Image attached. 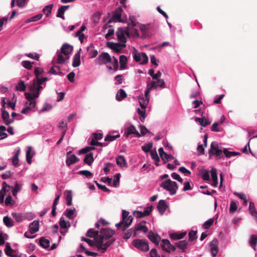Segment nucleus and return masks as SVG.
Masks as SVG:
<instances>
[{
  "label": "nucleus",
  "instance_id": "obj_1",
  "mask_svg": "<svg viewBox=\"0 0 257 257\" xmlns=\"http://www.w3.org/2000/svg\"><path fill=\"white\" fill-rule=\"evenodd\" d=\"M95 64L99 66L110 64L106 67L109 71H112L113 72L118 69L117 59L115 57L111 58L106 52L101 53L95 60Z\"/></svg>",
  "mask_w": 257,
  "mask_h": 257
},
{
  "label": "nucleus",
  "instance_id": "obj_2",
  "mask_svg": "<svg viewBox=\"0 0 257 257\" xmlns=\"http://www.w3.org/2000/svg\"><path fill=\"white\" fill-rule=\"evenodd\" d=\"M25 96L27 101L25 103V107L22 110L21 113L29 115L30 112H35L37 110L35 99L39 97L40 93L30 91L29 92H26Z\"/></svg>",
  "mask_w": 257,
  "mask_h": 257
},
{
  "label": "nucleus",
  "instance_id": "obj_3",
  "mask_svg": "<svg viewBox=\"0 0 257 257\" xmlns=\"http://www.w3.org/2000/svg\"><path fill=\"white\" fill-rule=\"evenodd\" d=\"M133 218L129 216V212L125 210L122 211V221L115 224V226L120 228L122 231H125L132 224Z\"/></svg>",
  "mask_w": 257,
  "mask_h": 257
},
{
  "label": "nucleus",
  "instance_id": "obj_4",
  "mask_svg": "<svg viewBox=\"0 0 257 257\" xmlns=\"http://www.w3.org/2000/svg\"><path fill=\"white\" fill-rule=\"evenodd\" d=\"M114 241V240L113 239L107 240L98 235L95 237V247L97 250L101 251L102 252H104Z\"/></svg>",
  "mask_w": 257,
  "mask_h": 257
},
{
  "label": "nucleus",
  "instance_id": "obj_5",
  "mask_svg": "<svg viewBox=\"0 0 257 257\" xmlns=\"http://www.w3.org/2000/svg\"><path fill=\"white\" fill-rule=\"evenodd\" d=\"M48 80L47 77L38 78L33 80L32 84L30 86V91L40 93V91L46 86V84L44 83Z\"/></svg>",
  "mask_w": 257,
  "mask_h": 257
},
{
  "label": "nucleus",
  "instance_id": "obj_6",
  "mask_svg": "<svg viewBox=\"0 0 257 257\" xmlns=\"http://www.w3.org/2000/svg\"><path fill=\"white\" fill-rule=\"evenodd\" d=\"M160 186L168 191L171 195L176 194L178 188L177 183L170 179L163 181L160 184Z\"/></svg>",
  "mask_w": 257,
  "mask_h": 257
},
{
  "label": "nucleus",
  "instance_id": "obj_7",
  "mask_svg": "<svg viewBox=\"0 0 257 257\" xmlns=\"http://www.w3.org/2000/svg\"><path fill=\"white\" fill-rule=\"evenodd\" d=\"M116 36L118 40L121 43V46L124 47L126 38L130 37V29L128 27L119 28L116 32Z\"/></svg>",
  "mask_w": 257,
  "mask_h": 257
},
{
  "label": "nucleus",
  "instance_id": "obj_8",
  "mask_svg": "<svg viewBox=\"0 0 257 257\" xmlns=\"http://www.w3.org/2000/svg\"><path fill=\"white\" fill-rule=\"evenodd\" d=\"M133 58L135 61L141 64H145L148 61V57L145 53H139L137 50L134 48Z\"/></svg>",
  "mask_w": 257,
  "mask_h": 257
},
{
  "label": "nucleus",
  "instance_id": "obj_9",
  "mask_svg": "<svg viewBox=\"0 0 257 257\" xmlns=\"http://www.w3.org/2000/svg\"><path fill=\"white\" fill-rule=\"evenodd\" d=\"M133 243L136 248L143 251H147L149 250L148 243L144 240L137 239L135 240Z\"/></svg>",
  "mask_w": 257,
  "mask_h": 257
},
{
  "label": "nucleus",
  "instance_id": "obj_10",
  "mask_svg": "<svg viewBox=\"0 0 257 257\" xmlns=\"http://www.w3.org/2000/svg\"><path fill=\"white\" fill-rule=\"evenodd\" d=\"M132 135H134L135 137L138 138L141 137V134L139 133L136 127L133 124H131L124 129V137L127 138Z\"/></svg>",
  "mask_w": 257,
  "mask_h": 257
},
{
  "label": "nucleus",
  "instance_id": "obj_11",
  "mask_svg": "<svg viewBox=\"0 0 257 257\" xmlns=\"http://www.w3.org/2000/svg\"><path fill=\"white\" fill-rule=\"evenodd\" d=\"M10 188V186L8 185L6 182L3 183V187L2 189L0 190V204H4L5 197L7 193L9 192Z\"/></svg>",
  "mask_w": 257,
  "mask_h": 257
},
{
  "label": "nucleus",
  "instance_id": "obj_12",
  "mask_svg": "<svg viewBox=\"0 0 257 257\" xmlns=\"http://www.w3.org/2000/svg\"><path fill=\"white\" fill-rule=\"evenodd\" d=\"M210 253L212 257H215L218 252V240L213 239L209 243Z\"/></svg>",
  "mask_w": 257,
  "mask_h": 257
},
{
  "label": "nucleus",
  "instance_id": "obj_13",
  "mask_svg": "<svg viewBox=\"0 0 257 257\" xmlns=\"http://www.w3.org/2000/svg\"><path fill=\"white\" fill-rule=\"evenodd\" d=\"M122 12V8H118L113 13L112 18L109 20V22L112 21L117 22H121V13Z\"/></svg>",
  "mask_w": 257,
  "mask_h": 257
},
{
  "label": "nucleus",
  "instance_id": "obj_14",
  "mask_svg": "<svg viewBox=\"0 0 257 257\" xmlns=\"http://www.w3.org/2000/svg\"><path fill=\"white\" fill-rule=\"evenodd\" d=\"M59 225L62 229H67L65 231H60L61 233L64 235L68 232V229L70 227L71 224L70 222L66 221L64 218L62 217L59 220Z\"/></svg>",
  "mask_w": 257,
  "mask_h": 257
},
{
  "label": "nucleus",
  "instance_id": "obj_15",
  "mask_svg": "<svg viewBox=\"0 0 257 257\" xmlns=\"http://www.w3.org/2000/svg\"><path fill=\"white\" fill-rule=\"evenodd\" d=\"M56 55L57 62L59 64H63L65 63L70 58V56L65 55L61 51H58Z\"/></svg>",
  "mask_w": 257,
  "mask_h": 257
},
{
  "label": "nucleus",
  "instance_id": "obj_16",
  "mask_svg": "<svg viewBox=\"0 0 257 257\" xmlns=\"http://www.w3.org/2000/svg\"><path fill=\"white\" fill-rule=\"evenodd\" d=\"M114 233V232L112 230L107 228L101 229L99 235L105 239L108 240V239L112 237Z\"/></svg>",
  "mask_w": 257,
  "mask_h": 257
},
{
  "label": "nucleus",
  "instance_id": "obj_17",
  "mask_svg": "<svg viewBox=\"0 0 257 257\" xmlns=\"http://www.w3.org/2000/svg\"><path fill=\"white\" fill-rule=\"evenodd\" d=\"M30 232L31 234H34L39 231V221L37 220H34L31 223L29 226Z\"/></svg>",
  "mask_w": 257,
  "mask_h": 257
},
{
  "label": "nucleus",
  "instance_id": "obj_18",
  "mask_svg": "<svg viewBox=\"0 0 257 257\" xmlns=\"http://www.w3.org/2000/svg\"><path fill=\"white\" fill-rule=\"evenodd\" d=\"M146 222L145 221H142L135 226V231H140L146 233L148 232V229L146 225Z\"/></svg>",
  "mask_w": 257,
  "mask_h": 257
},
{
  "label": "nucleus",
  "instance_id": "obj_19",
  "mask_svg": "<svg viewBox=\"0 0 257 257\" xmlns=\"http://www.w3.org/2000/svg\"><path fill=\"white\" fill-rule=\"evenodd\" d=\"M73 51V47L68 44H64L61 48V52L67 56H70V54Z\"/></svg>",
  "mask_w": 257,
  "mask_h": 257
},
{
  "label": "nucleus",
  "instance_id": "obj_20",
  "mask_svg": "<svg viewBox=\"0 0 257 257\" xmlns=\"http://www.w3.org/2000/svg\"><path fill=\"white\" fill-rule=\"evenodd\" d=\"M161 246L163 250L167 252H170L174 250V247L168 239H163L162 240Z\"/></svg>",
  "mask_w": 257,
  "mask_h": 257
},
{
  "label": "nucleus",
  "instance_id": "obj_21",
  "mask_svg": "<svg viewBox=\"0 0 257 257\" xmlns=\"http://www.w3.org/2000/svg\"><path fill=\"white\" fill-rule=\"evenodd\" d=\"M2 118L6 125H9L14 121V119H10V114L5 109H2Z\"/></svg>",
  "mask_w": 257,
  "mask_h": 257
},
{
  "label": "nucleus",
  "instance_id": "obj_22",
  "mask_svg": "<svg viewBox=\"0 0 257 257\" xmlns=\"http://www.w3.org/2000/svg\"><path fill=\"white\" fill-rule=\"evenodd\" d=\"M64 215L70 220L74 219L76 216V210L75 209H66L64 212Z\"/></svg>",
  "mask_w": 257,
  "mask_h": 257
},
{
  "label": "nucleus",
  "instance_id": "obj_23",
  "mask_svg": "<svg viewBox=\"0 0 257 257\" xmlns=\"http://www.w3.org/2000/svg\"><path fill=\"white\" fill-rule=\"evenodd\" d=\"M4 203L7 206H12L15 204V201L13 199L10 193H7Z\"/></svg>",
  "mask_w": 257,
  "mask_h": 257
},
{
  "label": "nucleus",
  "instance_id": "obj_24",
  "mask_svg": "<svg viewBox=\"0 0 257 257\" xmlns=\"http://www.w3.org/2000/svg\"><path fill=\"white\" fill-rule=\"evenodd\" d=\"M127 63V57L124 55H122L119 56V69L120 70H124L126 68V64Z\"/></svg>",
  "mask_w": 257,
  "mask_h": 257
},
{
  "label": "nucleus",
  "instance_id": "obj_25",
  "mask_svg": "<svg viewBox=\"0 0 257 257\" xmlns=\"http://www.w3.org/2000/svg\"><path fill=\"white\" fill-rule=\"evenodd\" d=\"M70 153L68 152L67 153V160L66 161V163L67 166H69L71 165L74 164L76 162L78 161V159L75 155H71L70 156H68V154Z\"/></svg>",
  "mask_w": 257,
  "mask_h": 257
},
{
  "label": "nucleus",
  "instance_id": "obj_26",
  "mask_svg": "<svg viewBox=\"0 0 257 257\" xmlns=\"http://www.w3.org/2000/svg\"><path fill=\"white\" fill-rule=\"evenodd\" d=\"M148 237L153 243L157 244H159L160 238L158 234H155L152 231H150V232H149V233L148 235Z\"/></svg>",
  "mask_w": 257,
  "mask_h": 257
},
{
  "label": "nucleus",
  "instance_id": "obj_27",
  "mask_svg": "<svg viewBox=\"0 0 257 257\" xmlns=\"http://www.w3.org/2000/svg\"><path fill=\"white\" fill-rule=\"evenodd\" d=\"M167 204L165 200H161L158 204L157 208L161 214H163L167 208Z\"/></svg>",
  "mask_w": 257,
  "mask_h": 257
},
{
  "label": "nucleus",
  "instance_id": "obj_28",
  "mask_svg": "<svg viewBox=\"0 0 257 257\" xmlns=\"http://www.w3.org/2000/svg\"><path fill=\"white\" fill-rule=\"evenodd\" d=\"M80 50L77 52L74 55L73 59L72 66L76 67L80 65Z\"/></svg>",
  "mask_w": 257,
  "mask_h": 257
},
{
  "label": "nucleus",
  "instance_id": "obj_29",
  "mask_svg": "<svg viewBox=\"0 0 257 257\" xmlns=\"http://www.w3.org/2000/svg\"><path fill=\"white\" fill-rule=\"evenodd\" d=\"M139 103L141 108H146L149 101V98H146L144 97V95H140L139 97Z\"/></svg>",
  "mask_w": 257,
  "mask_h": 257
},
{
  "label": "nucleus",
  "instance_id": "obj_30",
  "mask_svg": "<svg viewBox=\"0 0 257 257\" xmlns=\"http://www.w3.org/2000/svg\"><path fill=\"white\" fill-rule=\"evenodd\" d=\"M69 7V6H62L60 7L58 10L57 17L64 19V14Z\"/></svg>",
  "mask_w": 257,
  "mask_h": 257
},
{
  "label": "nucleus",
  "instance_id": "obj_31",
  "mask_svg": "<svg viewBox=\"0 0 257 257\" xmlns=\"http://www.w3.org/2000/svg\"><path fill=\"white\" fill-rule=\"evenodd\" d=\"M126 96L127 94L125 91L122 89H120L117 92L115 98L116 100L120 101L126 97Z\"/></svg>",
  "mask_w": 257,
  "mask_h": 257
},
{
  "label": "nucleus",
  "instance_id": "obj_32",
  "mask_svg": "<svg viewBox=\"0 0 257 257\" xmlns=\"http://www.w3.org/2000/svg\"><path fill=\"white\" fill-rule=\"evenodd\" d=\"M249 211L250 214L254 217L257 221V211H256L255 206L252 202H249Z\"/></svg>",
  "mask_w": 257,
  "mask_h": 257
},
{
  "label": "nucleus",
  "instance_id": "obj_33",
  "mask_svg": "<svg viewBox=\"0 0 257 257\" xmlns=\"http://www.w3.org/2000/svg\"><path fill=\"white\" fill-rule=\"evenodd\" d=\"M117 165L120 167H123L126 166V161L122 156H119L116 159Z\"/></svg>",
  "mask_w": 257,
  "mask_h": 257
},
{
  "label": "nucleus",
  "instance_id": "obj_34",
  "mask_svg": "<svg viewBox=\"0 0 257 257\" xmlns=\"http://www.w3.org/2000/svg\"><path fill=\"white\" fill-rule=\"evenodd\" d=\"M195 121L196 122H199L200 124L203 127H205L210 123V121L205 118H201L199 117H195Z\"/></svg>",
  "mask_w": 257,
  "mask_h": 257
},
{
  "label": "nucleus",
  "instance_id": "obj_35",
  "mask_svg": "<svg viewBox=\"0 0 257 257\" xmlns=\"http://www.w3.org/2000/svg\"><path fill=\"white\" fill-rule=\"evenodd\" d=\"M223 153L226 158H231L237 155H239L240 154L236 152L229 151L227 149H224L223 150Z\"/></svg>",
  "mask_w": 257,
  "mask_h": 257
},
{
  "label": "nucleus",
  "instance_id": "obj_36",
  "mask_svg": "<svg viewBox=\"0 0 257 257\" xmlns=\"http://www.w3.org/2000/svg\"><path fill=\"white\" fill-rule=\"evenodd\" d=\"M32 151V147L29 146L28 147V150L26 152V160L28 164H31L32 163V159L33 156V154L31 155V152Z\"/></svg>",
  "mask_w": 257,
  "mask_h": 257
},
{
  "label": "nucleus",
  "instance_id": "obj_37",
  "mask_svg": "<svg viewBox=\"0 0 257 257\" xmlns=\"http://www.w3.org/2000/svg\"><path fill=\"white\" fill-rule=\"evenodd\" d=\"M249 242L250 246L254 250H255V247L257 244V236L255 235H251Z\"/></svg>",
  "mask_w": 257,
  "mask_h": 257
},
{
  "label": "nucleus",
  "instance_id": "obj_38",
  "mask_svg": "<svg viewBox=\"0 0 257 257\" xmlns=\"http://www.w3.org/2000/svg\"><path fill=\"white\" fill-rule=\"evenodd\" d=\"M22 184L16 183L14 187H13L12 193L14 196H17V193L20 191L22 188Z\"/></svg>",
  "mask_w": 257,
  "mask_h": 257
},
{
  "label": "nucleus",
  "instance_id": "obj_39",
  "mask_svg": "<svg viewBox=\"0 0 257 257\" xmlns=\"http://www.w3.org/2000/svg\"><path fill=\"white\" fill-rule=\"evenodd\" d=\"M93 161V154L92 153H89L87 154L84 159V162L89 165H90Z\"/></svg>",
  "mask_w": 257,
  "mask_h": 257
},
{
  "label": "nucleus",
  "instance_id": "obj_40",
  "mask_svg": "<svg viewBox=\"0 0 257 257\" xmlns=\"http://www.w3.org/2000/svg\"><path fill=\"white\" fill-rule=\"evenodd\" d=\"M218 149L219 147L218 143L216 142H213L211 144L209 153L213 155L214 153V152H216Z\"/></svg>",
  "mask_w": 257,
  "mask_h": 257
},
{
  "label": "nucleus",
  "instance_id": "obj_41",
  "mask_svg": "<svg viewBox=\"0 0 257 257\" xmlns=\"http://www.w3.org/2000/svg\"><path fill=\"white\" fill-rule=\"evenodd\" d=\"M12 215L17 222H20L25 220L24 213H13Z\"/></svg>",
  "mask_w": 257,
  "mask_h": 257
},
{
  "label": "nucleus",
  "instance_id": "obj_42",
  "mask_svg": "<svg viewBox=\"0 0 257 257\" xmlns=\"http://www.w3.org/2000/svg\"><path fill=\"white\" fill-rule=\"evenodd\" d=\"M40 244L42 247L47 248L49 246L50 241L48 239L42 237L40 240Z\"/></svg>",
  "mask_w": 257,
  "mask_h": 257
},
{
  "label": "nucleus",
  "instance_id": "obj_43",
  "mask_svg": "<svg viewBox=\"0 0 257 257\" xmlns=\"http://www.w3.org/2000/svg\"><path fill=\"white\" fill-rule=\"evenodd\" d=\"M3 221L8 227H10L14 225L12 219L8 216H5L3 218Z\"/></svg>",
  "mask_w": 257,
  "mask_h": 257
},
{
  "label": "nucleus",
  "instance_id": "obj_44",
  "mask_svg": "<svg viewBox=\"0 0 257 257\" xmlns=\"http://www.w3.org/2000/svg\"><path fill=\"white\" fill-rule=\"evenodd\" d=\"M150 154H151V158L155 162V164L157 166H159V162L160 161V159H159V158L157 154V152L156 151H151Z\"/></svg>",
  "mask_w": 257,
  "mask_h": 257
},
{
  "label": "nucleus",
  "instance_id": "obj_45",
  "mask_svg": "<svg viewBox=\"0 0 257 257\" xmlns=\"http://www.w3.org/2000/svg\"><path fill=\"white\" fill-rule=\"evenodd\" d=\"M6 127L4 125L0 126V140H3L8 137V135L5 132Z\"/></svg>",
  "mask_w": 257,
  "mask_h": 257
},
{
  "label": "nucleus",
  "instance_id": "obj_46",
  "mask_svg": "<svg viewBox=\"0 0 257 257\" xmlns=\"http://www.w3.org/2000/svg\"><path fill=\"white\" fill-rule=\"evenodd\" d=\"M119 137H120V135L118 134L116 135H111L108 134L105 137V141L108 142L109 143V142L114 141L116 139L119 138Z\"/></svg>",
  "mask_w": 257,
  "mask_h": 257
},
{
  "label": "nucleus",
  "instance_id": "obj_47",
  "mask_svg": "<svg viewBox=\"0 0 257 257\" xmlns=\"http://www.w3.org/2000/svg\"><path fill=\"white\" fill-rule=\"evenodd\" d=\"M98 235V231H95L93 229H89L86 233V236L91 238H95Z\"/></svg>",
  "mask_w": 257,
  "mask_h": 257
},
{
  "label": "nucleus",
  "instance_id": "obj_48",
  "mask_svg": "<svg viewBox=\"0 0 257 257\" xmlns=\"http://www.w3.org/2000/svg\"><path fill=\"white\" fill-rule=\"evenodd\" d=\"M16 89L18 91H23L26 89V85L24 81H21L16 86Z\"/></svg>",
  "mask_w": 257,
  "mask_h": 257
},
{
  "label": "nucleus",
  "instance_id": "obj_49",
  "mask_svg": "<svg viewBox=\"0 0 257 257\" xmlns=\"http://www.w3.org/2000/svg\"><path fill=\"white\" fill-rule=\"evenodd\" d=\"M5 251L7 255L9 256H12V253L13 252L14 250L12 248L10 243L7 242L6 243Z\"/></svg>",
  "mask_w": 257,
  "mask_h": 257
},
{
  "label": "nucleus",
  "instance_id": "obj_50",
  "mask_svg": "<svg viewBox=\"0 0 257 257\" xmlns=\"http://www.w3.org/2000/svg\"><path fill=\"white\" fill-rule=\"evenodd\" d=\"M137 111L138 113L141 115L140 119L141 121H143L146 118V108H139L137 109Z\"/></svg>",
  "mask_w": 257,
  "mask_h": 257
},
{
  "label": "nucleus",
  "instance_id": "obj_51",
  "mask_svg": "<svg viewBox=\"0 0 257 257\" xmlns=\"http://www.w3.org/2000/svg\"><path fill=\"white\" fill-rule=\"evenodd\" d=\"M42 18V15L38 14V15H37L34 17H32L28 19V20H27L26 22L28 23H30L32 22H35V21L40 20Z\"/></svg>",
  "mask_w": 257,
  "mask_h": 257
},
{
  "label": "nucleus",
  "instance_id": "obj_52",
  "mask_svg": "<svg viewBox=\"0 0 257 257\" xmlns=\"http://www.w3.org/2000/svg\"><path fill=\"white\" fill-rule=\"evenodd\" d=\"M32 64L33 63H31L29 61H23L21 62V65L23 67L29 70L32 68Z\"/></svg>",
  "mask_w": 257,
  "mask_h": 257
},
{
  "label": "nucleus",
  "instance_id": "obj_53",
  "mask_svg": "<svg viewBox=\"0 0 257 257\" xmlns=\"http://www.w3.org/2000/svg\"><path fill=\"white\" fill-rule=\"evenodd\" d=\"M49 73L51 74H58L61 73L60 71V67L57 66H54L50 68Z\"/></svg>",
  "mask_w": 257,
  "mask_h": 257
},
{
  "label": "nucleus",
  "instance_id": "obj_54",
  "mask_svg": "<svg viewBox=\"0 0 257 257\" xmlns=\"http://www.w3.org/2000/svg\"><path fill=\"white\" fill-rule=\"evenodd\" d=\"M20 153V150H19L17 153L13 156L12 159L13 165L15 166H17L19 163V155Z\"/></svg>",
  "mask_w": 257,
  "mask_h": 257
},
{
  "label": "nucleus",
  "instance_id": "obj_55",
  "mask_svg": "<svg viewBox=\"0 0 257 257\" xmlns=\"http://www.w3.org/2000/svg\"><path fill=\"white\" fill-rule=\"evenodd\" d=\"M186 234V232H182L181 233H175L171 234V236L174 239H180L184 237Z\"/></svg>",
  "mask_w": 257,
  "mask_h": 257
},
{
  "label": "nucleus",
  "instance_id": "obj_56",
  "mask_svg": "<svg viewBox=\"0 0 257 257\" xmlns=\"http://www.w3.org/2000/svg\"><path fill=\"white\" fill-rule=\"evenodd\" d=\"M115 85H119L122 83L123 78L122 75H117L114 77Z\"/></svg>",
  "mask_w": 257,
  "mask_h": 257
},
{
  "label": "nucleus",
  "instance_id": "obj_57",
  "mask_svg": "<svg viewBox=\"0 0 257 257\" xmlns=\"http://www.w3.org/2000/svg\"><path fill=\"white\" fill-rule=\"evenodd\" d=\"M214 218H210L209 219L206 221L203 224V227L205 229L209 228L213 223Z\"/></svg>",
  "mask_w": 257,
  "mask_h": 257
},
{
  "label": "nucleus",
  "instance_id": "obj_58",
  "mask_svg": "<svg viewBox=\"0 0 257 257\" xmlns=\"http://www.w3.org/2000/svg\"><path fill=\"white\" fill-rule=\"evenodd\" d=\"M53 7V5L52 4L46 6L43 9V12L44 13V14H46L47 16L49 15L51 13Z\"/></svg>",
  "mask_w": 257,
  "mask_h": 257
},
{
  "label": "nucleus",
  "instance_id": "obj_59",
  "mask_svg": "<svg viewBox=\"0 0 257 257\" xmlns=\"http://www.w3.org/2000/svg\"><path fill=\"white\" fill-rule=\"evenodd\" d=\"M25 220H31L35 217V215L32 212H27L24 213Z\"/></svg>",
  "mask_w": 257,
  "mask_h": 257
},
{
  "label": "nucleus",
  "instance_id": "obj_60",
  "mask_svg": "<svg viewBox=\"0 0 257 257\" xmlns=\"http://www.w3.org/2000/svg\"><path fill=\"white\" fill-rule=\"evenodd\" d=\"M122 46L120 45H118L116 43H113L112 44V46H111V48L115 52H119L120 51Z\"/></svg>",
  "mask_w": 257,
  "mask_h": 257
},
{
  "label": "nucleus",
  "instance_id": "obj_61",
  "mask_svg": "<svg viewBox=\"0 0 257 257\" xmlns=\"http://www.w3.org/2000/svg\"><path fill=\"white\" fill-rule=\"evenodd\" d=\"M52 108V105L48 103H45L42 108L39 111L40 113L50 110Z\"/></svg>",
  "mask_w": 257,
  "mask_h": 257
},
{
  "label": "nucleus",
  "instance_id": "obj_62",
  "mask_svg": "<svg viewBox=\"0 0 257 257\" xmlns=\"http://www.w3.org/2000/svg\"><path fill=\"white\" fill-rule=\"evenodd\" d=\"M79 174L84 175L87 178H91L93 177V174L88 170H82L79 172Z\"/></svg>",
  "mask_w": 257,
  "mask_h": 257
},
{
  "label": "nucleus",
  "instance_id": "obj_63",
  "mask_svg": "<svg viewBox=\"0 0 257 257\" xmlns=\"http://www.w3.org/2000/svg\"><path fill=\"white\" fill-rule=\"evenodd\" d=\"M26 55L31 59H33L37 60H38L40 58V55L36 53H27L26 54Z\"/></svg>",
  "mask_w": 257,
  "mask_h": 257
},
{
  "label": "nucleus",
  "instance_id": "obj_64",
  "mask_svg": "<svg viewBox=\"0 0 257 257\" xmlns=\"http://www.w3.org/2000/svg\"><path fill=\"white\" fill-rule=\"evenodd\" d=\"M67 200V205L68 206H71L72 205V194L71 191H69L66 197Z\"/></svg>",
  "mask_w": 257,
  "mask_h": 257
}]
</instances>
